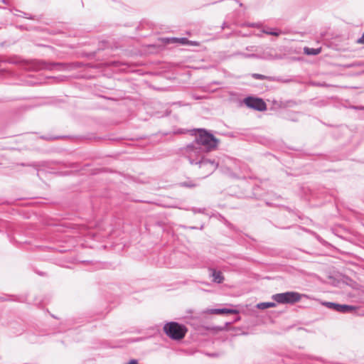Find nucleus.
<instances>
[{"label":"nucleus","mask_w":364,"mask_h":364,"mask_svg":"<svg viewBox=\"0 0 364 364\" xmlns=\"http://www.w3.org/2000/svg\"><path fill=\"white\" fill-rule=\"evenodd\" d=\"M197 132L193 141L199 147H202L204 151H210L217 147L218 140L212 134L205 129H198Z\"/></svg>","instance_id":"nucleus-1"},{"label":"nucleus","mask_w":364,"mask_h":364,"mask_svg":"<svg viewBox=\"0 0 364 364\" xmlns=\"http://www.w3.org/2000/svg\"><path fill=\"white\" fill-rule=\"evenodd\" d=\"M203 151L202 147H199L193 141L182 149V153L187 158L191 164H198L203 157Z\"/></svg>","instance_id":"nucleus-2"},{"label":"nucleus","mask_w":364,"mask_h":364,"mask_svg":"<svg viewBox=\"0 0 364 364\" xmlns=\"http://www.w3.org/2000/svg\"><path fill=\"white\" fill-rule=\"evenodd\" d=\"M164 333L173 340H181L184 338L187 332L185 326L177 322H168L164 326Z\"/></svg>","instance_id":"nucleus-3"},{"label":"nucleus","mask_w":364,"mask_h":364,"mask_svg":"<svg viewBox=\"0 0 364 364\" xmlns=\"http://www.w3.org/2000/svg\"><path fill=\"white\" fill-rule=\"evenodd\" d=\"M272 299L279 304H291L298 302L301 299V295L296 291H287L280 294H276L272 296Z\"/></svg>","instance_id":"nucleus-4"},{"label":"nucleus","mask_w":364,"mask_h":364,"mask_svg":"<svg viewBox=\"0 0 364 364\" xmlns=\"http://www.w3.org/2000/svg\"><path fill=\"white\" fill-rule=\"evenodd\" d=\"M243 102L247 107L257 111H264L267 109L265 102L259 97H247L244 99Z\"/></svg>","instance_id":"nucleus-5"},{"label":"nucleus","mask_w":364,"mask_h":364,"mask_svg":"<svg viewBox=\"0 0 364 364\" xmlns=\"http://www.w3.org/2000/svg\"><path fill=\"white\" fill-rule=\"evenodd\" d=\"M60 66V64L50 65L43 61L40 60H31L26 62L24 65V68L28 70L36 71L39 70H52L53 67Z\"/></svg>","instance_id":"nucleus-6"},{"label":"nucleus","mask_w":364,"mask_h":364,"mask_svg":"<svg viewBox=\"0 0 364 364\" xmlns=\"http://www.w3.org/2000/svg\"><path fill=\"white\" fill-rule=\"evenodd\" d=\"M199 168L203 171V173L205 176H208L214 172L218 166V162L215 161L214 159H202L200 161Z\"/></svg>","instance_id":"nucleus-7"},{"label":"nucleus","mask_w":364,"mask_h":364,"mask_svg":"<svg viewBox=\"0 0 364 364\" xmlns=\"http://www.w3.org/2000/svg\"><path fill=\"white\" fill-rule=\"evenodd\" d=\"M325 305L331 309H333L338 312L346 313L352 311L355 309V307L346 304H338L333 302H326Z\"/></svg>","instance_id":"nucleus-8"},{"label":"nucleus","mask_w":364,"mask_h":364,"mask_svg":"<svg viewBox=\"0 0 364 364\" xmlns=\"http://www.w3.org/2000/svg\"><path fill=\"white\" fill-rule=\"evenodd\" d=\"M208 271L210 273V277H213V282L217 284L223 282L225 278L220 271H218L214 268H209Z\"/></svg>","instance_id":"nucleus-9"},{"label":"nucleus","mask_w":364,"mask_h":364,"mask_svg":"<svg viewBox=\"0 0 364 364\" xmlns=\"http://www.w3.org/2000/svg\"><path fill=\"white\" fill-rule=\"evenodd\" d=\"M212 313L221 314H236L238 311L235 309H215L212 310Z\"/></svg>","instance_id":"nucleus-10"},{"label":"nucleus","mask_w":364,"mask_h":364,"mask_svg":"<svg viewBox=\"0 0 364 364\" xmlns=\"http://www.w3.org/2000/svg\"><path fill=\"white\" fill-rule=\"evenodd\" d=\"M276 304L274 302H262L257 304V308L259 309H266L268 308L275 307Z\"/></svg>","instance_id":"nucleus-11"},{"label":"nucleus","mask_w":364,"mask_h":364,"mask_svg":"<svg viewBox=\"0 0 364 364\" xmlns=\"http://www.w3.org/2000/svg\"><path fill=\"white\" fill-rule=\"evenodd\" d=\"M262 32L267 35H272L274 36H278L282 33L279 30L276 28H264L262 30Z\"/></svg>","instance_id":"nucleus-12"},{"label":"nucleus","mask_w":364,"mask_h":364,"mask_svg":"<svg viewBox=\"0 0 364 364\" xmlns=\"http://www.w3.org/2000/svg\"><path fill=\"white\" fill-rule=\"evenodd\" d=\"M252 77L256 80H267L269 81H272L274 80V77H272L266 76V75L257 74V73L252 74Z\"/></svg>","instance_id":"nucleus-13"},{"label":"nucleus","mask_w":364,"mask_h":364,"mask_svg":"<svg viewBox=\"0 0 364 364\" xmlns=\"http://www.w3.org/2000/svg\"><path fill=\"white\" fill-rule=\"evenodd\" d=\"M174 42H179L181 44H190V45H194L197 46L198 43L195 41H190L186 38H173Z\"/></svg>","instance_id":"nucleus-14"},{"label":"nucleus","mask_w":364,"mask_h":364,"mask_svg":"<svg viewBox=\"0 0 364 364\" xmlns=\"http://www.w3.org/2000/svg\"><path fill=\"white\" fill-rule=\"evenodd\" d=\"M304 51L308 55H317V54L320 53L321 49L306 48L304 49Z\"/></svg>","instance_id":"nucleus-15"},{"label":"nucleus","mask_w":364,"mask_h":364,"mask_svg":"<svg viewBox=\"0 0 364 364\" xmlns=\"http://www.w3.org/2000/svg\"><path fill=\"white\" fill-rule=\"evenodd\" d=\"M181 186L183 187H188V188H193L195 187L196 185L192 182H183L181 183Z\"/></svg>","instance_id":"nucleus-16"},{"label":"nucleus","mask_w":364,"mask_h":364,"mask_svg":"<svg viewBox=\"0 0 364 364\" xmlns=\"http://www.w3.org/2000/svg\"><path fill=\"white\" fill-rule=\"evenodd\" d=\"M192 211L194 213H204L205 211V208H193L192 209Z\"/></svg>","instance_id":"nucleus-17"},{"label":"nucleus","mask_w":364,"mask_h":364,"mask_svg":"<svg viewBox=\"0 0 364 364\" xmlns=\"http://www.w3.org/2000/svg\"><path fill=\"white\" fill-rule=\"evenodd\" d=\"M357 43L364 44V33H363L362 36L358 39Z\"/></svg>","instance_id":"nucleus-18"},{"label":"nucleus","mask_w":364,"mask_h":364,"mask_svg":"<svg viewBox=\"0 0 364 364\" xmlns=\"http://www.w3.org/2000/svg\"><path fill=\"white\" fill-rule=\"evenodd\" d=\"M247 26L249 27H257V28H259V23H247Z\"/></svg>","instance_id":"nucleus-19"},{"label":"nucleus","mask_w":364,"mask_h":364,"mask_svg":"<svg viewBox=\"0 0 364 364\" xmlns=\"http://www.w3.org/2000/svg\"><path fill=\"white\" fill-rule=\"evenodd\" d=\"M264 58L270 60V59H273V57L270 54L264 53Z\"/></svg>","instance_id":"nucleus-20"},{"label":"nucleus","mask_w":364,"mask_h":364,"mask_svg":"<svg viewBox=\"0 0 364 364\" xmlns=\"http://www.w3.org/2000/svg\"><path fill=\"white\" fill-rule=\"evenodd\" d=\"M125 364H138V361L136 360H131L129 362Z\"/></svg>","instance_id":"nucleus-21"},{"label":"nucleus","mask_w":364,"mask_h":364,"mask_svg":"<svg viewBox=\"0 0 364 364\" xmlns=\"http://www.w3.org/2000/svg\"><path fill=\"white\" fill-rule=\"evenodd\" d=\"M243 56L245 57V58H249V57H255L256 55L252 54V55H249V54H243Z\"/></svg>","instance_id":"nucleus-22"},{"label":"nucleus","mask_w":364,"mask_h":364,"mask_svg":"<svg viewBox=\"0 0 364 364\" xmlns=\"http://www.w3.org/2000/svg\"><path fill=\"white\" fill-rule=\"evenodd\" d=\"M4 4H8V1L6 0H1Z\"/></svg>","instance_id":"nucleus-23"}]
</instances>
